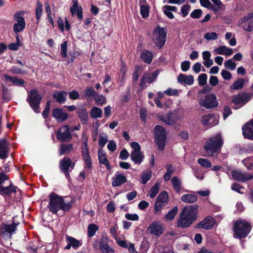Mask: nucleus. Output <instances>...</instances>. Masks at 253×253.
Returning a JSON list of instances; mask_svg holds the SVG:
<instances>
[{"label":"nucleus","mask_w":253,"mask_h":253,"mask_svg":"<svg viewBox=\"0 0 253 253\" xmlns=\"http://www.w3.org/2000/svg\"><path fill=\"white\" fill-rule=\"evenodd\" d=\"M167 34L163 28L157 27L152 36L153 42L159 48H161L165 44Z\"/></svg>","instance_id":"obj_6"},{"label":"nucleus","mask_w":253,"mask_h":253,"mask_svg":"<svg viewBox=\"0 0 253 253\" xmlns=\"http://www.w3.org/2000/svg\"><path fill=\"white\" fill-rule=\"evenodd\" d=\"M70 11L73 15L76 14L78 18L81 20L83 19V10L81 6L78 5V2L77 0L74 1V4L71 7Z\"/></svg>","instance_id":"obj_24"},{"label":"nucleus","mask_w":253,"mask_h":253,"mask_svg":"<svg viewBox=\"0 0 253 253\" xmlns=\"http://www.w3.org/2000/svg\"><path fill=\"white\" fill-rule=\"evenodd\" d=\"M190 9L191 6L188 4L182 5L180 8V13L182 17H185L187 16Z\"/></svg>","instance_id":"obj_55"},{"label":"nucleus","mask_w":253,"mask_h":253,"mask_svg":"<svg viewBox=\"0 0 253 253\" xmlns=\"http://www.w3.org/2000/svg\"><path fill=\"white\" fill-rule=\"evenodd\" d=\"M73 149L72 145L71 144H63L60 146V155H62L66 153H69Z\"/></svg>","instance_id":"obj_48"},{"label":"nucleus","mask_w":253,"mask_h":253,"mask_svg":"<svg viewBox=\"0 0 253 253\" xmlns=\"http://www.w3.org/2000/svg\"><path fill=\"white\" fill-rule=\"evenodd\" d=\"M152 173L150 171H144L141 174V183L143 184H146L151 177Z\"/></svg>","instance_id":"obj_50"},{"label":"nucleus","mask_w":253,"mask_h":253,"mask_svg":"<svg viewBox=\"0 0 253 253\" xmlns=\"http://www.w3.org/2000/svg\"><path fill=\"white\" fill-rule=\"evenodd\" d=\"M18 223H13L12 224H7L6 223H2L0 227V233L2 236H7L11 235L14 233L16 230V226Z\"/></svg>","instance_id":"obj_15"},{"label":"nucleus","mask_w":253,"mask_h":253,"mask_svg":"<svg viewBox=\"0 0 253 253\" xmlns=\"http://www.w3.org/2000/svg\"><path fill=\"white\" fill-rule=\"evenodd\" d=\"M222 78L226 80H229L231 79L232 75L230 72L227 70H222L221 72Z\"/></svg>","instance_id":"obj_64"},{"label":"nucleus","mask_w":253,"mask_h":253,"mask_svg":"<svg viewBox=\"0 0 253 253\" xmlns=\"http://www.w3.org/2000/svg\"><path fill=\"white\" fill-rule=\"evenodd\" d=\"M159 119L168 125H173L177 120H180V118L174 116L172 113H169L167 115L166 118L161 117Z\"/></svg>","instance_id":"obj_30"},{"label":"nucleus","mask_w":253,"mask_h":253,"mask_svg":"<svg viewBox=\"0 0 253 253\" xmlns=\"http://www.w3.org/2000/svg\"><path fill=\"white\" fill-rule=\"evenodd\" d=\"M99 249L103 253H115L114 250L110 247L104 239H102L100 242Z\"/></svg>","instance_id":"obj_36"},{"label":"nucleus","mask_w":253,"mask_h":253,"mask_svg":"<svg viewBox=\"0 0 253 253\" xmlns=\"http://www.w3.org/2000/svg\"><path fill=\"white\" fill-rule=\"evenodd\" d=\"M94 99L98 105H103L106 103V99L105 96L97 93L94 96Z\"/></svg>","instance_id":"obj_51"},{"label":"nucleus","mask_w":253,"mask_h":253,"mask_svg":"<svg viewBox=\"0 0 253 253\" xmlns=\"http://www.w3.org/2000/svg\"><path fill=\"white\" fill-rule=\"evenodd\" d=\"M82 156L83 158V159L84 160L85 166L86 168H87L89 169H90L92 167L91 162L90 161V158L89 155V152H82Z\"/></svg>","instance_id":"obj_44"},{"label":"nucleus","mask_w":253,"mask_h":253,"mask_svg":"<svg viewBox=\"0 0 253 253\" xmlns=\"http://www.w3.org/2000/svg\"><path fill=\"white\" fill-rule=\"evenodd\" d=\"M81 139L82 142V152H88L87 148V137L85 133H83L82 134Z\"/></svg>","instance_id":"obj_49"},{"label":"nucleus","mask_w":253,"mask_h":253,"mask_svg":"<svg viewBox=\"0 0 253 253\" xmlns=\"http://www.w3.org/2000/svg\"><path fill=\"white\" fill-rule=\"evenodd\" d=\"M242 162L248 169H253V162H251V158L245 159L243 160Z\"/></svg>","instance_id":"obj_61"},{"label":"nucleus","mask_w":253,"mask_h":253,"mask_svg":"<svg viewBox=\"0 0 253 253\" xmlns=\"http://www.w3.org/2000/svg\"><path fill=\"white\" fill-rule=\"evenodd\" d=\"M98 157L99 163L105 165L109 170L111 169L106 154L103 152L102 148H100L98 150Z\"/></svg>","instance_id":"obj_27"},{"label":"nucleus","mask_w":253,"mask_h":253,"mask_svg":"<svg viewBox=\"0 0 253 253\" xmlns=\"http://www.w3.org/2000/svg\"><path fill=\"white\" fill-rule=\"evenodd\" d=\"M16 188V187H15L11 182H10V184L7 186L3 187L1 186H0V194L8 195L12 192H15Z\"/></svg>","instance_id":"obj_35"},{"label":"nucleus","mask_w":253,"mask_h":253,"mask_svg":"<svg viewBox=\"0 0 253 253\" xmlns=\"http://www.w3.org/2000/svg\"><path fill=\"white\" fill-rule=\"evenodd\" d=\"M160 189V184L156 183L150 189L149 192V195L151 198H154L158 194Z\"/></svg>","instance_id":"obj_47"},{"label":"nucleus","mask_w":253,"mask_h":253,"mask_svg":"<svg viewBox=\"0 0 253 253\" xmlns=\"http://www.w3.org/2000/svg\"><path fill=\"white\" fill-rule=\"evenodd\" d=\"M98 229L99 228L97 225L95 224H89L87 227L88 236L89 237H93Z\"/></svg>","instance_id":"obj_45"},{"label":"nucleus","mask_w":253,"mask_h":253,"mask_svg":"<svg viewBox=\"0 0 253 253\" xmlns=\"http://www.w3.org/2000/svg\"><path fill=\"white\" fill-rule=\"evenodd\" d=\"M148 232L157 237L160 236L163 233L162 225L157 221L152 222L148 227Z\"/></svg>","instance_id":"obj_13"},{"label":"nucleus","mask_w":253,"mask_h":253,"mask_svg":"<svg viewBox=\"0 0 253 253\" xmlns=\"http://www.w3.org/2000/svg\"><path fill=\"white\" fill-rule=\"evenodd\" d=\"M181 200L186 203H193L197 201V197L193 194H187L182 196Z\"/></svg>","instance_id":"obj_37"},{"label":"nucleus","mask_w":253,"mask_h":253,"mask_svg":"<svg viewBox=\"0 0 253 253\" xmlns=\"http://www.w3.org/2000/svg\"><path fill=\"white\" fill-rule=\"evenodd\" d=\"M253 18V12L250 13L246 16H245L243 18H242L238 23V25H242L244 23H246V22H248L249 20Z\"/></svg>","instance_id":"obj_59"},{"label":"nucleus","mask_w":253,"mask_h":253,"mask_svg":"<svg viewBox=\"0 0 253 253\" xmlns=\"http://www.w3.org/2000/svg\"><path fill=\"white\" fill-rule=\"evenodd\" d=\"M67 92L66 91H55L53 94V97L55 101L59 103H63L66 101Z\"/></svg>","instance_id":"obj_33"},{"label":"nucleus","mask_w":253,"mask_h":253,"mask_svg":"<svg viewBox=\"0 0 253 253\" xmlns=\"http://www.w3.org/2000/svg\"><path fill=\"white\" fill-rule=\"evenodd\" d=\"M108 136L106 134L102 133L99 135V140L98 145L102 148L108 141Z\"/></svg>","instance_id":"obj_52"},{"label":"nucleus","mask_w":253,"mask_h":253,"mask_svg":"<svg viewBox=\"0 0 253 253\" xmlns=\"http://www.w3.org/2000/svg\"><path fill=\"white\" fill-rule=\"evenodd\" d=\"M202 14V10L199 9H195L191 13L190 16L192 18L199 19L201 16Z\"/></svg>","instance_id":"obj_62"},{"label":"nucleus","mask_w":253,"mask_h":253,"mask_svg":"<svg viewBox=\"0 0 253 253\" xmlns=\"http://www.w3.org/2000/svg\"><path fill=\"white\" fill-rule=\"evenodd\" d=\"M199 104L207 109H210L218 105L216 97L215 94L209 93L206 95L204 98L201 99Z\"/></svg>","instance_id":"obj_10"},{"label":"nucleus","mask_w":253,"mask_h":253,"mask_svg":"<svg viewBox=\"0 0 253 253\" xmlns=\"http://www.w3.org/2000/svg\"><path fill=\"white\" fill-rule=\"evenodd\" d=\"M171 183L174 190L177 192H179L181 188V181L176 176L173 177L171 179Z\"/></svg>","instance_id":"obj_42"},{"label":"nucleus","mask_w":253,"mask_h":253,"mask_svg":"<svg viewBox=\"0 0 253 253\" xmlns=\"http://www.w3.org/2000/svg\"><path fill=\"white\" fill-rule=\"evenodd\" d=\"M233 179L242 182L253 179V173L242 171L240 169H234L231 171Z\"/></svg>","instance_id":"obj_11"},{"label":"nucleus","mask_w":253,"mask_h":253,"mask_svg":"<svg viewBox=\"0 0 253 253\" xmlns=\"http://www.w3.org/2000/svg\"><path fill=\"white\" fill-rule=\"evenodd\" d=\"M130 159L135 164L140 165L143 161L144 156L141 151H132Z\"/></svg>","instance_id":"obj_23"},{"label":"nucleus","mask_w":253,"mask_h":253,"mask_svg":"<svg viewBox=\"0 0 253 253\" xmlns=\"http://www.w3.org/2000/svg\"><path fill=\"white\" fill-rule=\"evenodd\" d=\"M224 66L226 69L234 70L236 68V64L231 60H228L224 62Z\"/></svg>","instance_id":"obj_58"},{"label":"nucleus","mask_w":253,"mask_h":253,"mask_svg":"<svg viewBox=\"0 0 253 253\" xmlns=\"http://www.w3.org/2000/svg\"><path fill=\"white\" fill-rule=\"evenodd\" d=\"M74 166V163L72 162L69 157H64L60 162V169L64 172L67 178H69V172L73 169Z\"/></svg>","instance_id":"obj_12"},{"label":"nucleus","mask_w":253,"mask_h":253,"mask_svg":"<svg viewBox=\"0 0 253 253\" xmlns=\"http://www.w3.org/2000/svg\"><path fill=\"white\" fill-rule=\"evenodd\" d=\"M48 198L47 208L53 213L57 214L60 210L64 212L68 211L72 207V201H67L55 193H50Z\"/></svg>","instance_id":"obj_2"},{"label":"nucleus","mask_w":253,"mask_h":253,"mask_svg":"<svg viewBox=\"0 0 253 253\" xmlns=\"http://www.w3.org/2000/svg\"><path fill=\"white\" fill-rule=\"evenodd\" d=\"M8 143L4 139H0V158L4 159L8 157Z\"/></svg>","instance_id":"obj_21"},{"label":"nucleus","mask_w":253,"mask_h":253,"mask_svg":"<svg viewBox=\"0 0 253 253\" xmlns=\"http://www.w3.org/2000/svg\"><path fill=\"white\" fill-rule=\"evenodd\" d=\"M67 41H64L61 44L60 54L64 58L66 57L67 56Z\"/></svg>","instance_id":"obj_56"},{"label":"nucleus","mask_w":253,"mask_h":253,"mask_svg":"<svg viewBox=\"0 0 253 253\" xmlns=\"http://www.w3.org/2000/svg\"><path fill=\"white\" fill-rule=\"evenodd\" d=\"M204 38L207 41L216 40L218 39V35L215 32L207 33L204 35Z\"/></svg>","instance_id":"obj_57"},{"label":"nucleus","mask_w":253,"mask_h":253,"mask_svg":"<svg viewBox=\"0 0 253 253\" xmlns=\"http://www.w3.org/2000/svg\"><path fill=\"white\" fill-rule=\"evenodd\" d=\"M77 113L82 123L84 125L87 124L88 116L86 109L83 106L80 107L77 110Z\"/></svg>","instance_id":"obj_26"},{"label":"nucleus","mask_w":253,"mask_h":253,"mask_svg":"<svg viewBox=\"0 0 253 253\" xmlns=\"http://www.w3.org/2000/svg\"><path fill=\"white\" fill-rule=\"evenodd\" d=\"M169 195L166 191L160 193L155 203L154 210V214L157 215L162 213V209L169 203Z\"/></svg>","instance_id":"obj_7"},{"label":"nucleus","mask_w":253,"mask_h":253,"mask_svg":"<svg viewBox=\"0 0 253 253\" xmlns=\"http://www.w3.org/2000/svg\"><path fill=\"white\" fill-rule=\"evenodd\" d=\"M71 137V134L67 126L61 127L57 132V138L63 141H68Z\"/></svg>","instance_id":"obj_18"},{"label":"nucleus","mask_w":253,"mask_h":253,"mask_svg":"<svg viewBox=\"0 0 253 253\" xmlns=\"http://www.w3.org/2000/svg\"><path fill=\"white\" fill-rule=\"evenodd\" d=\"M14 19L17 21V23L14 25L13 31L17 34L24 29L26 25L25 21L24 18L18 13H16L14 15Z\"/></svg>","instance_id":"obj_16"},{"label":"nucleus","mask_w":253,"mask_h":253,"mask_svg":"<svg viewBox=\"0 0 253 253\" xmlns=\"http://www.w3.org/2000/svg\"><path fill=\"white\" fill-rule=\"evenodd\" d=\"M140 56L145 63L149 64L152 61L153 54L151 51L144 49L141 51Z\"/></svg>","instance_id":"obj_31"},{"label":"nucleus","mask_w":253,"mask_h":253,"mask_svg":"<svg viewBox=\"0 0 253 253\" xmlns=\"http://www.w3.org/2000/svg\"><path fill=\"white\" fill-rule=\"evenodd\" d=\"M198 164L202 167L204 168H211V163L208 160L205 158H200L198 160Z\"/></svg>","instance_id":"obj_53"},{"label":"nucleus","mask_w":253,"mask_h":253,"mask_svg":"<svg viewBox=\"0 0 253 253\" xmlns=\"http://www.w3.org/2000/svg\"><path fill=\"white\" fill-rule=\"evenodd\" d=\"M42 13V4L40 2L38 1L37 3V7L36 9V15L37 19L39 20Z\"/></svg>","instance_id":"obj_54"},{"label":"nucleus","mask_w":253,"mask_h":253,"mask_svg":"<svg viewBox=\"0 0 253 253\" xmlns=\"http://www.w3.org/2000/svg\"><path fill=\"white\" fill-rule=\"evenodd\" d=\"M42 99L41 95L38 93L36 89H32L28 93L27 101L36 113H39V104Z\"/></svg>","instance_id":"obj_8"},{"label":"nucleus","mask_w":253,"mask_h":253,"mask_svg":"<svg viewBox=\"0 0 253 253\" xmlns=\"http://www.w3.org/2000/svg\"><path fill=\"white\" fill-rule=\"evenodd\" d=\"M213 52L217 54L230 56L233 54V51L232 48H228L225 45H222L214 49Z\"/></svg>","instance_id":"obj_29"},{"label":"nucleus","mask_w":253,"mask_h":253,"mask_svg":"<svg viewBox=\"0 0 253 253\" xmlns=\"http://www.w3.org/2000/svg\"><path fill=\"white\" fill-rule=\"evenodd\" d=\"M178 212V208L174 207L172 210H170L168 213L165 216L164 219L166 221H170L173 220Z\"/></svg>","instance_id":"obj_40"},{"label":"nucleus","mask_w":253,"mask_h":253,"mask_svg":"<svg viewBox=\"0 0 253 253\" xmlns=\"http://www.w3.org/2000/svg\"><path fill=\"white\" fill-rule=\"evenodd\" d=\"M4 77L7 81L11 82L14 84L16 85L22 86L25 83V82L23 80L19 79H18L15 77H12L11 76H9L6 74L4 75Z\"/></svg>","instance_id":"obj_38"},{"label":"nucleus","mask_w":253,"mask_h":253,"mask_svg":"<svg viewBox=\"0 0 253 253\" xmlns=\"http://www.w3.org/2000/svg\"><path fill=\"white\" fill-rule=\"evenodd\" d=\"M159 74L158 71H156L152 73H145L141 79L140 84V87L141 89H143L146 85V83L151 84L153 82L157 77Z\"/></svg>","instance_id":"obj_14"},{"label":"nucleus","mask_w":253,"mask_h":253,"mask_svg":"<svg viewBox=\"0 0 253 253\" xmlns=\"http://www.w3.org/2000/svg\"><path fill=\"white\" fill-rule=\"evenodd\" d=\"M239 26H241L244 30L251 32L253 31V20L250 19L242 25Z\"/></svg>","instance_id":"obj_46"},{"label":"nucleus","mask_w":253,"mask_h":253,"mask_svg":"<svg viewBox=\"0 0 253 253\" xmlns=\"http://www.w3.org/2000/svg\"><path fill=\"white\" fill-rule=\"evenodd\" d=\"M214 121V117L211 114L204 116L201 120L202 124L204 126H213L216 124Z\"/></svg>","instance_id":"obj_34"},{"label":"nucleus","mask_w":253,"mask_h":253,"mask_svg":"<svg viewBox=\"0 0 253 253\" xmlns=\"http://www.w3.org/2000/svg\"><path fill=\"white\" fill-rule=\"evenodd\" d=\"M242 130L245 138L253 140V120L244 125L242 127Z\"/></svg>","instance_id":"obj_17"},{"label":"nucleus","mask_w":253,"mask_h":253,"mask_svg":"<svg viewBox=\"0 0 253 253\" xmlns=\"http://www.w3.org/2000/svg\"><path fill=\"white\" fill-rule=\"evenodd\" d=\"M198 206L197 205L184 207L177 221V226L185 228L190 226L197 219Z\"/></svg>","instance_id":"obj_1"},{"label":"nucleus","mask_w":253,"mask_h":253,"mask_svg":"<svg viewBox=\"0 0 253 253\" xmlns=\"http://www.w3.org/2000/svg\"><path fill=\"white\" fill-rule=\"evenodd\" d=\"M245 83L244 79L240 78L237 81L233 83L232 85L230 86L231 89L239 90L243 87Z\"/></svg>","instance_id":"obj_41"},{"label":"nucleus","mask_w":253,"mask_h":253,"mask_svg":"<svg viewBox=\"0 0 253 253\" xmlns=\"http://www.w3.org/2000/svg\"><path fill=\"white\" fill-rule=\"evenodd\" d=\"M215 224V220L211 216H208L202 220L199 225L203 229H210L213 227Z\"/></svg>","instance_id":"obj_25"},{"label":"nucleus","mask_w":253,"mask_h":253,"mask_svg":"<svg viewBox=\"0 0 253 253\" xmlns=\"http://www.w3.org/2000/svg\"><path fill=\"white\" fill-rule=\"evenodd\" d=\"M154 134L158 149L163 150L167 139V131L163 126L157 125L154 127Z\"/></svg>","instance_id":"obj_5"},{"label":"nucleus","mask_w":253,"mask_h":253,"mask_svg":"<svg viewBox=\"0 0 253 253\" xmlns=\"http://www.w3.org/2000/svg\"><path fill=\"white\" fill-rule=\"evenodd\" d=\"M112 185L113 186H119L126 181V177L123 174H117L112 178Z\"/></svg>","instance_id":"obj_32"},{"label":"nucleus","mask_w":253,"mask_h":253,"mask_svg":"<svg viewBox=\"0 0 253 253\" xmlns=\"http://www.w3.org/2000/svg\"><path fill=\"white\" fill-rule=\"evenodd\" d=\"M66 241L67 243V245L64 248L66 250H70L72 247L74 249H77L82 245L81 241L68 235L66 236Z\"/></svg>","instance_id":"obj_19"},{"label":"nucleus","mask_w":253,"mask_h":253,"mask_svg":"<svg viewBox=\"0 0 253 253\" xmlns=\"http://www.w3.org/2000/svg\"><path fill=\"white\" fill-rule=\"evenodd\" d=\"M96 92L94 91L92 87H88L86 88L84 90V94L83 95V98H88L91 97H94L96 94Z\"/></svg>","instance_id":"obj_43"},{"label":"nucleus","mask_w":253,"mask_h":253,"mask_svg":"<svg viewBox=\"0 0 253 253\" xmlns=\"http://www.w3.org/2000/svg\"><path fill=\"white\" fill-rule=\"evenodd\" d=\"M90 115L93 119L100 118L102 116V111L99 108L93 107L90 111Z\"/></svg>","instance_id":"obj_39"},{"label":"nucleus","mask_w":253,"mask_h":253,"mask_svg":"<svg viewBox=\"0 0 253 253\" xmlns=\"http://www.w3.org/2000/svg\"><path fill=\"white\" fill-rule=\"evenodd\" d=\"M223 144V140L220 134L211 137L206 141L204 145L206 156L208 157L216 156L220 152Z\"/></svg>","instance_id":"obj_3"},{"label":"nucleus","mask_w":253,"mask_h":253,"mask_svg":"<svg viewBox=\"0 0 253 253\" xmlns=\"http://www.w3.org/2000/svg\"><path fill=\"white\" fill-rule=\"evenodd\" d=\"M178 83L184 85H191L194 83V77L193 76L186 75L180 74L177 78Z\"/></svg>","instance_id":"obj_22"},{"label":"nucleus","mask_w":253,"mask_h":253,"mask_svg":"<svg viewBox=\"0 0 253 253\" xmlns=\"http://www.w3.org/2000/svg\"><path fill=\"white\" fill-rule=\"evenodd\" d=\"M125 217L129 220H132V221H137L139 219L138 215L136 214H130V213H126L125 214Z\"/></svg>","instance_id":"obj_63"},{"label":"nucleus","mask_w":253,"mask_h":253,"mask_svg":"<svg viewBox=\"0 0 253 253\" xmlns=\"http://www.w3.org/2000/svg\"><path fill=\"white\" fill-rule=\"evenodd\" d=\"M140 14L143 18L149 16L150 7L145 0H139Z\"/></svg>","instance_id":"obj_28"},{"label":"nucleus","mask_w":253,"mask_h":253,"mask_svg":"<svg viewBox=\"0 0 253 253\" xmlns=\"http://www.w3.org/2000/svg\"><path fill=\"white\" fill-rule=\"evenodd\" d=\"M52 115L58 122H62L68 118V114L63 109L60 108L53 109Z\"/></svg>","instance_id":"obj_20"},{"label":"nucleus","mask_w":253,"mask_h":253,"mask_svg":"<svg viewBox=\"0 0 253 253\" xmlns=\"http://www.w3.org/2000/svg\"><path fill=\"white\" fill-rule=\"evenodd\" d=\"M251 226L245 220L238 219L234 222V236L241 239L246 237L251 230Z\"/></svg>","instance_id":"obj_4"},{"label":"nucleus","mask_w":253,"mask_h":253,"mask_svg":"<svg viewBox=\"0 0 253 253\" xmlns=\"http://www.w3.org/2000/svg\"><path fill=\"white\" fill-rule=\"evenodd\" d=\"M207 75L206 74H202L198 77V82L200 85H204L207 84Z\"/></svg>","instance_id":"obj_60"},{"label":"nucleus","mask_w":253,"mask_h":253,"mask_svg":"<svg viewBox=\"0 0 253 253\" xmlns=\"http://www.w3.org/2000/svg\"><path fill=\"white\" fill-rule=\"evenodd\" d=\"M252 94L240 93L232 96L231 102L235 105L238 106L236 109L243 106L252 97Z\"/></svg>","instance_id":"obj_9"}]
</instances>
